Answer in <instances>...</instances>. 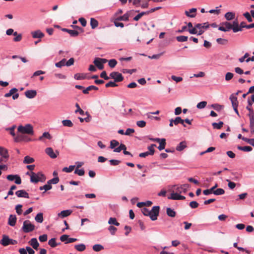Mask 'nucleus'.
<instances>
[{
	"label": "nucleus",
	"mask_w": 254,
	"mask_h": 254,
	"mask_svg": "<svg viewBox=\"0 0 254 254\" xmlns=\"http://www.w3.org/2000/svg\"><path fill=\"white\" fill-rule=\"evenodd\" d=\"M209 27V24L208 22L202 24L198 23L195 24L193 28L188 29V31L190 34L201 35L204 33V30H206Z\"/></svg>",
	"instance_id": "f257e3e1"
},
{
	"label": "nucleus",
	"mask_w": 254,
	"mask_h": 254,
	"mask_svg": "<svg viewBox=\"0 0 254 254\" xmlns=\"http://www.w3.org/2000/svg\"><path fill=\"white\" fill-rule=\"evenodd\" d=\"M17 130L22 134H26L30 135H33L34 133L33 127L30 124H27L24 126H19Z\"/></svg>",
	"instance_id": "f03ea898"
},
{
	"label": "nucleus",
	"mask_w": 254,
	"mask_h": 254,
	"mask_svg": "<svg viewBox=\"0 0 254 254\" xmlns=\"http://www.w3.org/2000/svg\"><path fill=\"white\" fill-rule=\"evenodd\" d=\"M46 180V177L43 174L39 172L35 173L33 172L30 173V181L32 183H37L38 182H44Z\"/></svg>",
	"instance_id": "7ed1b4c3"
},
{
	"label": "nucleus",
	"mask_w": 254,
	"mask_h": 254,
	"mask_svg": "<svg viewBox=\"0 0 254 254\" xmlns=\"http://www.w3.org/2000/svg\"><path fill=\"white\" fill-rule=\"evenodd\" d=\"M35 229V226L30 221L25 220L23 222L22 230L25 233H29Z\"/></svg>",
	"instance_id": "20e7f679"
},
{
	"label": "nucleus",
	"mask_w": 254,
	"mask_h": 254,
	"mask_svg": "<svg viewBox=\"0 0 254 254\" xmlns=\"http://www.w3.org/2000/svg\"><path fill=\"white\" fill-rule=\"evenodd\" d=\"M160 207L158 206H154L152 209L150 210V214L149 216L152 221H155L157 219L159 215Z\"/></svg>",
	"instance_id": "39448f33"
},
{
	"label": "nucleus",
	"mask_w": 254,
	"mask_h": 254,
	"mask_svg": "<svg viewBox=\"0 0 254 254\" xmlns=\"http://www.w3.org/2000/svg\"><path fill=\"white\" fill-rule=\"evenodd\" d=\"M155 146L156 144H152L151 145L148 146V151L139 153V156L141 158H145L148 155H153L154 154V147Z\"/></svg>",
	"instance_id": "423d86ee"
},
{
	"label": "nucleus",
	"mask_w": 254,
	"mask_h": 254,
	"mask_svg": "<svg viewBox=\"0 0 254 254\" xmlns=\"http://www.w3.org/2000/svg\"><path fill=\"white\" fill-rule=\"evenodd\" d=\"M107 60L100 58H95L93 63L99 69H102L104 68L103 64L107 62Z\"/></svg>",
	"instance_id": "0eeeda50"
},
{
	"label": "nucleus",
	"mask_w": 254,
	"mask_h": 254,
	"mask_svg": "<svg viewBox=\"0 0 254 254\" xmlns=\"http://www.w3.org/2000/svg\"><path fill=\"white\" fill-rule=\"evenodd\" d=\"M110 78L114 79L115 82H120L124 79V77L121 73L114 71L110 74Z\"/></svg>",
	"instance_id": "6e6552de"
},
{
	"label": "nucleus",
	"mask_w": 254,
	"mask_h": 254,
	"mask_svg": "<svg viewBox=\"0 0 254 254\" xmlns=\"http://www.w3.org/2000/svg\"><path fill=\"white\" fill-rule=\"evenodd\" d=\"M172 193L168 197L169 199L172 200H184L185 199V196L180 195V194L174 191V190H171Z\"/></svg>",
	"instance_id": "1a4fd4ad"
},
{
	"label": "nucleus",
	"mask_w": 254,
	"mask_h": 254,
	"mask_svg": "<svg viewBox=\"0 0 254 254\" xmlns=\"http://www.w3.org/2000/svg\"><path fill=\"white\" fill-rule=\"evenodd\" d=\"M6 179L10 181H13L15 184L20 185L21 183V179L18 175H8L6 176Z\"/></svg>",
	"instance_id": "9d476101"
},
{
	"label": "nucleus",
	"mask_w": 254,
	"mask_h": 254,
	"mask_svg": "<svg viewBox=\"0 0 254 254\" xmlns=\"http://www.w3.org/2000/svg\"><path fill=\"white\" fill-rule=\"evenodd\" d=\"M232 25L231 23L228 22H226L223 23L222 25L218 27L219 30L227 32L229 31L230 29H232Z\"/></svg>",
	"instance_id": "9b49d317"
},
{
	"label": "nucleus",
	"mask_w": 254,
	"mask_h": 254,
	"mask_svg": "<svg viewBox=\"0 0 254 254\" xmlns=\"http://www.w3.org/2000/svg\"><path fill=\"white\" fill-rule=\"evenodd\" d=\"M45 152L51 158L53 159L57 158V155L59 153V151L57 150H56V152H54L53 148L51 147H47V148H46Z\"/></svg>",
	"instance_id": "f8f14e48"
},
{
	"label": "nucleus",
	"mask_w": 254,
	"mask_h": 254,
	"mask_svg": "<svg viewBox=\"0 0 254 254\" xmlns=\"http://www.w3.org/2000/svg\"><path fill=\"white\" fill-rule=\"evenodd\" d=\"M31 34L34 39H41L44 36V34L40 30L32 31Z\"/></svg>",
	"instance_id": "ddd939ff"
},
{
	"label": "nucleus",
	"mask_w": 254,
	"mask_h": 254,
	"mask_svg": "<svg viewBox=\"0 0 254 254\" xmlns=\"http://www.w3.org/2000/svg\"><path fill=\"white\" fill-rule=\"evenodd\" d=\"M2 237V239L0 241V244L4 247H6L10 245V238L6 235H3Z\"/></svg>",
	"instance_id": "4468645a"
},
{
	"label": "nucleus",
	"mask_w": 254,
	"mask_h": 254,
	"mask_svg": "<svg viewBox=\"0 0 254 254\" xmlns=\"http://www.w3.org/2000/svg\"><path fill=\"white\" fill-rule=\"evenodd\" d=\"M15 194L18 197H23L26 198H29L28 193L24 190H17L15 192Z\"/></svg>",
	"instance_id": "2eb2a0df"
},
{
	"label": "nucleus",
	"mask_w": 254,
	"mask_h": 254,
	"mask_svg": "<svg viewBox=\"0 0 254 254\" xmlns=\"http://www.w3.org/2000/svg\"><path fill=\"white\" fill-rule=\"evenodd\" d=\"M25 96L28 99H33L37 95V92L35 90H28L24 93Z\"/></svg>",
	"instance_id": "dca6fc26"
},
{
	"label": "nucleus",
	"mask_w": 254,
	"mask_h": 254,
	"mask_svg": "<svg viewBox=\"0 0 254 254\" xmlns=\"http://www.w3.org/2000/svg\"><path fill=\"white\" fill-rule=\"evenodd\" d=\"M196 8H192L189 10V11H185V13L189 17L193 18L196 16Z\"/></svg>",
	"instance_id": "f3484780"
},
{
	"label": "nucleus",
	"mask_w": 254,
	"mask_h": 254,
	"mask_svg": "<svg viewBox=\"0 0 254 254\" xmlns=\"http://www.w3.org/2000/svg\"><path fill=\"white\" fill-rule=\"evenodd\" d=\"M17 220V218L15 215L10 214L8 219V224L10 226H14L15 225Z\"/></svg>",
	"instance_id": "a211bd4d"
},
{
	"label": "nucleus",
	"mask_w": 254,
	"mask_h": 254,
	"mask_svg": "<svg viewBox=\"0 0 254 254\" xmlns=\"http://www.w3.org/2000/svg\"><path fill=\"white\" fill-rule=\"evenodd\" d=\"M0 155L3 158L7 159L9 157L8 150L1 146H0Z\"/></svg>",
	"instance_id": "6ab92c4d"
},
{
	"label": "nucleus",
	"mask_w": 254,
	"mask_h": 254,
	"mask_svg": "<svg viewBox=\"0 0 254 254\" xmlns=\"http://www.w3.org/2000/svg\"><path fill=\"white\" fill-rule=\"evenodd\" d=\"M30 245L35 250H37L39 246V243L36 238H32L29 242Z\"/></svg>",
	"instance_id": "aec40b11"
},
{
	"label": "nucleus",
	"mask_w": 254,
	"mask_h": 254,
	"mask_svg": "<svg viewBox=\"0 0 254 254\" xmlns=\"http://www.w3.org/2000/svg\"><path fill=\"white\" fill-rule=\"evenodd\" d=\"M72 211L71 210H65L58 213V216L61 218H64L70 215Z\"/></svg>",
	"instance_id": "412c9836"
},
{
	"label": "nucleus",
	"mask_w": 254,
	"mask_h": 254,
	"mask_svg": "<svg viewBox=\"0 0 254 254\" xmlns=\"http://www.w3.org/2000/svg\"><path fill=\"white\" fill-rule=\"evenodd\" d=\"M172 190H174V191L180 194V193H184V190L183 189V188L181 186V185L180 186H178V185H176V186H172Z\"/></svg>",
	"instance_id": "4be33fe9"
},
{
	"label": "nucleus",
	"mask_w": 254,
	"mask_h": 254,
	"mask_svg": "<svg viewBox=\"0 0 254 254\" xmlns=\"http://www.w3.org/2000/svg\"><path fill=\"white\" fill-rule=\"evenodd\" d=\"M232 29L234 33H236L239 31H241V28H239V24L237 21H234L233 22Z\"/></svg>",
	"instance_id": "5701e85b"
},
{
	"label": "nucleus",
	"mask_w": 254,
	"mask_h": 254,
	"mask_svg": "<svg viewBox=\"0 0 254 254\" xmlns=\"http://www.w3.org/2000/svg\"><path fill=\"white\" fill-rule=\"evenodd\" d=\"M230 100L231 101V103L233 106V108L234 107H238V102L237 101V98L233 95H231L230 97Z\"/></svg>",
	"instance_id": "b1692460"
},
{
	"label": "nucleus",
	"mask_w": 254,
	"mask_h": 254,
	"mask_svg": "<svg viewBox=\"0 0 254 254\" xmlns=\"http://www.w3.org/2000/svg\"><path fill=\"white\" fill-rule=\"evenodd\" d=\"M129 14L128 12L126 13L122 16L117 17L116 20L118 21H128L129 18Z\"/></svg>",
	"instance_id": "393cba45"
},
{
	"label": "nucleus",
	"mask_w": 254,
	"mask_h": 254,
	"mask_svg": "<svg viewBox=\"0 0 254 254\" xmlns=\"http://www.w3.org/2000/svg\"><path fill=\"white\" fill-rule=\"evenodd\" d=\"M63 31L67 32L72 37H76L79 34V32L77 31L74 30L64 29Z\"/></svg>",
	"instance_id": "a878e982"
},
{
	"label": "nucleus",
	"mask_w": 254,
	"mask_h": 254,
	"mask_svg": "<svg viewBox=\"0 0 254 254\" xmlns=\"http://www.w3.org/2000/svg\"><path fill=\"white\" fill-rule=\"evenodd\" d=\"M248 104H249V106H248L246 107V109L250 112L249 114V116L250 118L254 117V111L252 109V108L251 107V106H252V104L251 102L249 100H248Z\"/></svg>",
	"instance_id": "bb28decb"
},
{
	"label": "nucleus",
	"mask_w": 254,
	"mask_h": 254,
	"mask_svg": "<svg viewBox=\"0 0 254 254\" xmlns=\"http://www.w3.org/2000/svg\"><path fill=\"white\" fill-rule=\"evenodd\" d=\"M187 147V143L185 141L181 142L176 147V150L179 151H181Z\"/></svg>",
	"instance_id": "cd10ccee"
},
{
	"label": "nucleus",
	"mask_w": 254,
	"mask_h": 254,
	"mask_svg": "<svg viewBox=\"0 0 254 254\" xmlns=\"http://www.w3.org/2000/svg\"><path fill=\"white\" fill-rule=\"evenodd\" d=\"M74 248L78 252H83L86 249V246L83 244L75 245Z\"/></svg>",
	"instance_id": "c85d7f7f"
},
{
	"label": "nucleus",
	"mask_w": 254,
	"mask_h": 254,
	"mask_svg": "<svg viewBox=\"0 0 254 254\" xmlns=\"http://www.w3.org/2000/svg\"><path fill=\"white\" fill-rule=\"evenodd\" d=\"M166 213L168 216L171 217H174L176 215V213L173 209L171 208H167Z\"/></svg>",
	"instance_id": "c756f323"
},
{
	"label": "nucleus",
	"mask_w": 254,
	"mask_h": 254,
	"mask_svg": "<svg viewBox=\"0 0 254 254\" xmlns=\"http://www.w3.org/2000/svg\"><path fill=\"white\" fill-rule=\"evenodd\" d=\"M44 138L48 139H51L52 138V136L49 132H44L43 133L42 135L39 137V140L43 141Z\"/></svg>",
	"instance_id": "7c9ffc66"
},
{
	"label": "nucleus",
	"mask_w": 254,
	"mask_h": 254,
	"mask_svg": "<svg viewBox=\"0 0 254 254\" xmlns=\"http://www.w3.org/2000/svg\"><path fill=\"white\" fill-rule=\"evenodd\" d=\"M108 224L110 225H114L116 226H119L120 223L117 222L116 218L110 217L108 220Z\"/></svg>",
	"instance_id": "2f4dec72"
},
{
	"label": "nucleus",
	"mask_w": 254,
	"mask_h": 254,
	"mask_svg": "<svg viewBox=\"0 0 254 254\" xmlns=\"http://www.w3.org/2000/svg\"><path fill=\"white\" fill-rule=\"evenodd\" d=\"M126 149V146L125 144L121 143L119 147H117L116 148H115L113 151L115 152L119 153L122 150L124 151Z\"/></svg>",
	"instance_id": "473e14b6"
},
{
	"label": "nucleus",
	"mask_w": 254,
	"mask_h": 254,
	"mask_svg": "<svg viewBox=\"0 0 254 254\" xmlns=\"http://www.w3.org/2000/svg\"><path fill=\"white\" fill-rule=\"evenodd\" d=\"M35 221L41 223L43 221V215L42 213H38L35 217Z\"/></svg>",
	"instance_id": "72a5a7b5"
},
{
	"label": "nucleus",
	"mask_w": 254,
	"mask_h": 254,
	"mask_svg": "<svg viewBox=\"0 0 254 254\" xmlns=\"http://www.w3.org/2000/svg\"><path fill=\"white\" fill-rule=\"evenodd\" d=\"M98 89V88L96 86H94V85H91V86L87 87L86 89H84L83 90V93L84 94H88L89 91L91 90H97Z\"/></svg>",
	"instance_id": "f704fd0d"
},
{
	"label": "nucleus",
	"mask_w": 254,
	"mask_h": 254,
	"mask_svg": "<svg viewBox=\"0 0 254 254\" xmlns=\"http://www.w3.org/2000/svg\"><path fill=\"white\" fill-rule=\"evenodd\" d=\"M158 143H159V146L158 147V149L159 150L164 149L166 145V139L165 138H162L161 141Z\"/></svg>",
	"instance_id": "c9c22d12"
},
{
	"label": "nucleus",
	"mask_w": 254,
	"mask_h": 254,
	"mask_svg": "<svg viewBox=\"0 0 254 254\" xmlns=\"http://www.w3.org/2000/svg\"><path fill=\"white\" fill-rule=\"evenodd\" d=\"M34 162V158L29 156H26L23 160V163L24 164H30Z\"/></svg>",
	"instance_id": "e433bc0d"
},
{
	"label": "nucleus",
	"mask_w": 254,
	"mask_h": 254,
	"mask_svg": "<svg viewBox=\"0 0 254 254\" xmlns=\"http://www.w3.org/2000/svg\"><path fill=\"white\" fill-rule=\"evenodd\" d=\"M238 149L240 150H242L245 152H250L252 150V148L249 146H238Z\"/></svg>",
	"instance_id": "4c0bfd02"
},
{
	"label": "nucleus",
	"mask_w": 254,
	"mask_h": 254,
	"mask_svg": "<svg viewBox=\"0 0 254 254\" xmlns=\"http://www.w3.org/2000/svg\"><path fill=\"white\" fill-rule=\"evenodd\" d=\"M179 124H182L184 127H186L184 124V120L182 119L181 117H177L175 119V125H177Z\"/></svg>",
	"instance_id": "58836bf2"
},
{
	"label": "nucleus",
	"mask_w": 254,
	"mask_h": 254,
	"mask_svg": "<svg viewBox=\"0 0 254 254\" xmlns=\"http://www.w3.org/2000/svg\"><path fill=\"white\" fill-rule=\"evenodd\" d=\"M62 124L64 126L67 127H72L73 125L72 122L69 120H64L62 121Z\"/></svg>",
	"instance_id": "ea45409f"
},
{
	"label": "nucleus",
	"mask_w": 254,
	"mask_h": 254,
	"mask_svg": "<svg viewBox=\"0 0 254 254\" xmlns=\"http://www.w3.org/2000/svg\"><path fill=\"white\" fill-rule=\"evenodd\" d=\"M90 25L92 29H94L98 25V22L94 18H91L90 19Z\"/></svg>",
	"instance_id": "a19ab883"
},
{
	"label": "nucleus",
	"mask_w": 254,
	"mask_h": 254,
	"mask_svg": "<svg viewBox=\"0 0 254 254\" xmlns=\"http://www.w3.org/2000/svg\"><path fill=\"white\" fill-rule=\"evenodd\" d=\"M225 17L228 20H231L234 18L235 14L232 12H228L225 14Z\"/></svg>",
	"instance_id": "79ce46f5"
},
{
	"label": "nucleus",
	"mask_w": 254,
	"mask_h": 254,
	"mask_svg": "<svg viewBox=\"0 0 254 254\" xmlns=\"http://www.w3.org/2000/svg\"><path fill=\"white\" fill-rule=\"evenodd\" d=\"M250 128L252 133H254V117L250 118Z\"/></svg>",
	"instance_id": "37998d69"
},
{
	"label": "nucleus",
	"mask_w": 254,
	"mask_h": 254,
	"mask_svg": "<svg viewBox=\"0 0 254 254\" xmlns=\"http://www.w3.org/2000/svg\"><path fill=\"white\" fill-rule=\"evenodd\" d=\"M93 250L95 252H100L104 249V247L100 244H96L93 246Z\"/></svg>",
	"instance_id": "c03bdc74"
},
{
	"label": "nucleus",
	"mask_w": 254,
	"mask_h": 254,
	"mask_svg": "<svg viewBox=\"0 0 254 254\" xmlns=\"http://www.w3.org/2000/svg\"><path fill=\"white\" fill-rule=\"evenodd\" d=\"M48 244L52 248H55L60 244H58L56 242V238H52L48 242Z\"/></svg>",
	"instance_id": "a18cd8bd"
},
{
	"label": "nucleus",
	"mask_w": 254,
	"mask_h": 254,
	"mask_svg": "<svg viewBox=\"0 0 254 254\" xmlns=\"http://www.w3.org/2000/svg\"><path fill=\"white\" fill-rule=\"evenodd\" d=\"M75 167V165H70L68 167H64L63 169V171L66 173H70L74 170Z\"/></svg>",
	"instance_id": "49530a36"
},
{
	"label": "nucleus",
	"mask_w": 254,
	"mask_h": 254,
	"mask_svg": "<svg viewBox=\"0 0 254 254\" xmlns=\"http://www.w3.org/2000/svg\"><path fill=\"white\" fill-rule=\"evenodd\" d=\"M14 140L15 142H19L21 140H25L26 141H30L31 140V139L29 138H27L26 139L23 138L22 136H14Z\"/></svg>",
	"instance_id": "de8ad7c7"
},
{
	"label": "nucleus",
	"mask_w": 254,
	"mask_h": 254,
	"mask_svg": "<svg viewBox=\"0 0 254 254\" xmlns=\"http://www.w3.org/2000/svg\"><path fill=\"white\" fill-rule=\"evenodd\" d=\"M119 145V141H118L117 140H112L111 141H110V147L111 148V149H115V148H116V147L118 146Z\"/></svg>",
	"instance_id": "09e8293b"
},
{
	"label": "nucleus",
	"mask_w": 254,
	"mask_h": 254,
	"mask_svg": "<svg viewBox=\"0 0 254 254\" xmlns=\"http://www.w3.org/2000/svg\"><path fill=\"white\" fill-rule=\"evenodd\" d=\"M17 91H18V90L17 88H13L9 90V92L6 93L4 95V97H6V98L9 97L11 96L12 95H13L14 93L16 92Z\"/></svg>",
	"instance_id": "8fccbe9b"
},
{
	"label": "nucleus",
	"mask_w": 254,
	"mask_h": 254,
	"mask_svg": "<svg viewBox=\"0 0 254 254\" xmlns=\"http://www.w3.org/2000/svg\"><path fill=\"white\" fill-rule=\"evenodd\" d=\"M52 189V186L47 183V184L43 186L40 187L39 188L40 190H44L45 191L43 193H45L46 191Z\"/></svg>",
	"instance_id": "3c124183"
},
{
	"label": "nucleus",
	"mask_w": 254,
	"mask_h": 254,
	"mask_svg": "<svg viewBox=\"0 0 254 254\" xmlns=\"http://www.w3.org/2000/svg\"><path fill=\"white\" fill-rule=\"evenodd\" d=\"M225 190L223 189L219 188L213 191V193L215 195H220L224 194Z\"/></svg>",
	"instance_id": "603ef678"
},
{
	"label": "nucleus",
	"mask_w": 254,
	"mask_h": 254,
	"mask_svg": "<svg viewBox=\"0 0 254 254\" xmlns=\"http://www.w3.org/2000/svg\"><path fill=\"white\" fill-rule=\"evenodd\" d=\"M65 59H62L59 62L56 63L55 65L57 67L61 68L62 67L65 65Z\"/></svg>",
	"instance_id": "864d4df0"
},
{
	"label": "nucleus",
	"mask_w": 254,
	"mask_h": 254,
	"mask_svg": "<svg viewBox=\"0 0 254 254\" xmlns=\"http://www.w3.org/2000/svg\"><path fill=\"white\" fill-rule=\"evenodd\" d=\"M206 101H201L197 104L196 108L199 109H202L206 107Z\"/></svg>",
	"instance_id": "5fc2aeb1"
},
{
	"label": "nucleus",
	"mask_w": 254,
	"mask_h": 254,
	"mask_svg": "<svg viewBox=\"0 0 254 254\" xmlns=\"http://www.w3.org/2000/svg\"><path fill=\"white\" fill-rule=\"evenodd\" d=\"M223 125V122H219L218 123H213L212 125L214 128L220 129Z\"/></svg>",
	"instance_id": "6e6d98bb"
},
{
	"label": "nucleus",
	"mask_w": 254,
	"mask_h": 254,
	"mask_svg": "<svg viewBox=\"0 0 254 254\" xmlns=\"http://www.w3.org/2000/svg\"><path fill=\"white\" fill-rule=\"evenodd\" d=\"M188 37L186 36H179L176 37V39L178 42H183L188 40Z\"/></svg>",
	"instance_id": "4d7b16f0"
},
{
	"label": "nucleus",
	"mask_w": 254,
	"mask_h": 254,
	"mask_svg": "<svg viewBox=\"0 0 254 254\" xmlns=\"http://www.w3.org/2000/svg\"><path fill=\"white\" fill-rule=\"evenodd\" d=\"M74 173L75 174L78 175L79 176H82L84 175L85 171L83 169H77V168H76V169L75 170V171L74 172Z\"/></svg>",
	"instance_id": "13d9d810"
},
{
	"label": "nucleus",
	"mask_w": 254,
	"mask_h": 254,
	"mask_svg": "<svg viewBox=\"0 0 254 254\" xmlns=\"http://www.w3.org/2000/svg\"><path fill=\"white\" fill-rule=\"evenodd\" d=\"M85 75L83 73H76L74 75V78L76 80H81L85 78Z\"/></svg>",
	"instance_id": "bf43d9fd"
},
{
	"label": "nucleus",
	"mask_w": 254,
	"mask_h": 254,
	"mask_svg": "<svg viewBox=\"0 0 254 254\" xmlns=\"http://www.w3.org/2000/svg\"><path fill=\"white\" fill-rule=\"evenodd\" d=\"M13 35L15 36V37L14 38L13 40L15 42H18L20 41L22 39V35L21 34H17V32H14L13 33Z\"/></svg>",
	"instance_id": "052dcab7"
},
{
	"label": "nucleus",
	"mask_w": 254,
	"mask_h": 254,
	"mask_svg": "<svg viewBox=\"0 0 254 254\" xmlns=\"http://www.w3.org/2000/svg\"><path fill=\"white\" fill-rule=\"evenodd\" d=\"M75 107H76L77 109L75 110V113H78H78L80 114V115H84V111H83V110H82L80 108V106H79V104H78V103H76V104H75Z\"/></svg>",
	"instance_id": "680f3d73"
},
{
	"label": "nucleus",
	"mask_w": 254,
	"mask_h": 254,
	"mask_svg": "<svg viewBox=\"0 0 254 254\" xmlns=\"http://www.w3.org/2000/svg\"><path fill=\"white\" fill-rule=\"evenodd\" d=\"M59 181V179L58 177H55L48 181V183L51 184H57Z\"/></svg>",
	"instance_id": "e2e57ef3"
},
{
	"label": "nucleus",
	"mask_w": 254,
	"mask_h": 254,
	"mask_svg": "<svg viewBox=\"0 0 254 254\" xmlns=\"http://www.w3.org/2000/svg\"><path fill=\"white\" fill-rule=\"evenodd\" d=\"M234 74L232 72H228L226 73L225 77V79L226 81H229L233 78Z\"/></svg>",
	"instance_id": "0e129e2a"
},
{
	"label": "nucleus",
	"mask_w": 254,
	"mask_h": 254,
	"mask_svg": "<svg viewBox=\"0 0 254 254\" xmlns=\"http://www.w3.org/2000/svg\"><path fill=\"white\" fill-rule=\"evenodd\" d=\"M211 107L214 110H216L217 111H221L223 109V106L219 105V104H213V105H211Z\"/></svg>",
	"instance_id": "69168bd1"
},
{
	"label": "nucleus",
	"mask_w": 254,
	"mask_h": 254,
	"mask_svg": "<svg viewBox=\"0 0 254 254\" xmlns=\"http://www.w3.org/2000/svg\"><path fill=\"white\" fill-rule=\"evenodd\" d=\"M117 64V62L115 59L110 60L108 62L109 65L111 68L114 67Z\"/></svg>",
	"instance_id": "338daca9"
},
{
	"label": "nucleus",
	"mask_w": 254,
	"mask_h": 254,
	"mask_svg": "<svg viewBox=\"0 0 254 254\" xmlns=\"http://www.w3.org/2000/svg\"><path fill=\"white\" fill-rule=\"evenodd\" d=\"M108 230L110 231L112 235H114L117 230V229L113 226H110L108 228Z\"/></svg>",
	"instance_id": "774afa93"
}]
</instances>
